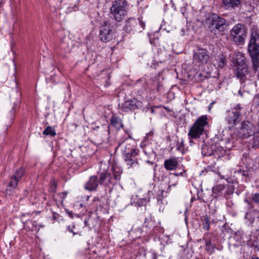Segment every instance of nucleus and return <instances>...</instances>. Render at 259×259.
Wrapping results in <instances>:
<instances>
[{
	"mask_svg": "<svg viewBox=\"0 0 259 259\" xmlns=\"http://www.w3.org/2000/svg\"><path fill=\"white\" fill-rule=\"evenodd\" d=\"M208 21V28L215 34H223L227 28L226 20L215 14H212Z\"/></svg>",
	"mask_w": 259,
	"mask_h": 259,
	"instance_id": "obj_1",
	"label": "nucleus"
},
{
	"mask_svg": "<svg viewBox=\"0 0 259 259\" xmlns=\"http://www.w3.org/2000/svg\"><path fill=\"white\" fill-rule=\"evenodd\" d=\"M206 115L199 117L190 128L188 135L190 138L198 139L203 134L204 127L208 124Z\"/></svg>",
	"mask_w": 259,
	"mask_h": 259,
	"instance_id": "obj_2",
	"label": "nucleus"
},
{
	"mask_svg": "<svg viewBox=\"0 0 259 259\" xmlns=\"http://www.w3.org/2000/svg\"><path fill=\"white\" fill-rule=\"evenodd\" d=\"M246 33V29L244 26L241 24H238L232 29L231 37L235 43L242 45L244 43Z\"/></svg>",
	"mask_w": 259,
	"mask_h": 259,
	"instance_id": "obj_3",
	"label": "nucleus"
},
{
	"mask_svg": "<svg viewBox=\"0 0 259 259\" xmlns=\"http://www.w3.org/2000/svg\"><path fill=\"white\" fill-rule=\"evenodd\" d=\"M110 12L116 21H122L126 14L125 2L121 1L116 2L111 7Z\"/></svg>",
	"mask_w": 259,
	"mask_h": 259,
	"instance_id": "obj_4",
	"label": "nucleus"
},
{
	"mask_svg": "<svg viewBox=\"0 0 259 259\" xmlns=\"http://www.w3.org/2000/svg\"><path fill=\"white\" fill-rule=\"evenodd\" d=\"M113 27L109 22H104L100 29L99 36L100 39L103 42H108L113 39Z\"/></svg>",
	"mask_w": 259,
	"mask_h": 259,
	"instance_id": "obj_5",
	"label": "nucleus"
},
{
	"mask_svg": "<svg viewBox=\"0 0 259 259\" xmlns=\"http://www.w3.org/2000/svg\"><path fill=\"white\" fill-rule=\"evenodd\" d=\"M248 51L251 58L259 57V34L255 31L251 33Z\"/></svg>",
	"mask_w": 259,
	"mask_h": 259,
	"instance_id": "obj_6",
	"label": "nucleus"
},
{
	"mask_svg": "<svg viewBox=\"0 0 259 259\" xmlns=\"http://www.w3.org/2000/svg\"><path fill=\"white\" fill-rule=\"evenodd\" d=\"M194 59L195 61L202 64H206L209 59V56L206 50L199 49L194 53Z\"/></svg>",
	"mask_w": 259,
	"mask_h": 259,
	"instance_id": "obj_7",
	"label": "nucleus"
},
{
	"mask_svg": "<svg viewBox=\"0 0 259 259\" xmlns=\"http://www.w3.org/2000/svg\"><path fill=\"white\" fill-rule=\"evenodd\" d=\"M142 106V102L137 100L136 99L127 100L125 101L122 105V108L125 111L127 110H133L138 108Z\"/></svg>",
	"mask_w": 259,
	"mask_h": 259,
	"instance_id": "obj_8",
	"label": "nucleus"
},
{
	"mask_svg": "<svg viewBox=\"0 0 259 259\" xmlns=\"http://www.w3.org/2000/svg\"><path fill=\"white\" fill-rule=\"evenodd\" d=\"M233 63L235 68L247 66L245 63V58L240 52H235L233 58Z\"/></svg>",
	"mask_w": 259,
	"mask_h": 259,
	"instance_id": "obj_9",
	"label": "nucleus"
},
{
	"mask_svg": "<svg viewBox=\"0 0 259 259\" xmlns=\"http://www.w3.org/2000/svg\"><path fill=\"white\" fill-rule=\"evenodd\" d=\"M240 114L238 109L228 112L227 120L230 124L234 125L237 121V119Z\"/></svg>",
	"mask_w": 259,
	"mask_h": 259,
	"instance_id": "obj_10",
	"label": "nucleus"
},
{
	"mask_svg": "<svg viewBox=\"0 0 259 259\" xmlns=\"http://www.w3.org/2000/svg\"><path fill=\"white\" fill-rule=\"evenodd\" d=\"M235 72L237 77L239 78L242 82L245 81L246 75L248 73L247 66L236 68Z\"/></svg>",
	"mask_w": 259,
	"mask_h": 259,
	"instance_id": "obj_11",
	"label": "nucleus"
},
{
	"mask_svg": "<svg viewBox=\"0 0 259 259\" xmlns=\"http://www.w3.org/2000/svg\"><path fill=\"white\" fill-rule=\"evenodd\" d=\"M98 185V178L97 176H92L85 184L84 188L89 191L95 190Z\"/></svg>",
	"mask_w": 259,
	"mask_h": 259,
	"instance_id": "obj_12",
	"label": "nucleus"
},
{
	"mask_svg": "<svg viewBox=\"0 0 259 259\" xmlns=\"http://www.w3.org/2000/svg\"><path fill=\"white\" fill-rule=\"evenodd\" d=\"M223 5L226 9H234L238 7L241 0H222Z\"/></svg>",
	"mask_w": 259,
	"mask_h": 259,
	"instance_id": "obj_13",
	"label": "nucleus"
},
{
	"mask_svg": "<svg viewBox=\"0 0 259 259\" xmlns=\"http://www.w3.org/2000/svg\"><path fill=\"white\" fill-rule=\"evenodd\" d=\"M178 162L176 159H166L164 161V167L168 170H172L176 168Z\"/></svg>",
	"mask_w": 259,
	"mask_h": 259,
	"instance_id": "obj_14",
	"label": "nucleus"
},
{
	"mask_svg": "<svg viewBox=\"0 0 259 259\" xmlns=\"http://www.w3.org/2000/svg\"><path fill=\"white\" fill-rule=\"evenodd\" d=\"M16 186V177L14 176L11 180L9 185L6 189V193L8 195H11L15 192Z\"/></svg>",
	"mask_w": 259,
	"mask_h": 259,
	"instance_id": "obj_15",
	"label": "nucleus"
},
{
	"mask_svg": "<svg viewBox=\"0 0 259 259\" xmlns=\"http://www.w3.org/2000/svg\"><path fill=\"white\" fill-rule=\"evenodd\" d=\"M125 161L126 162L127 164L129 165L128 168H130L135 165H137L138 162L135 160H133L132 158H130L129 154H125L124 156Z\"/></svg>",
	"mask_w": 259,
	"mask_h": 259,
	"instance_id": "obj_16",
	"label": "nucleus"
},
{
	"mask_svg": "<svg viewBox=\"0 0 259 259\" xmlns=\"http://www.w3.org/2000/svg\"><path fill=\"white\" fill-rule=\"evenodd\" d=\"M146 197L140 198L138 201L137 203L140 206H144L146 205L147 202H148L150 201V197H149V192H148L146 194Z\"/></svg>",
	"mask_w": 259,
	"mask_h": 259,
	"instance_id": "obj_17",
	"label": "nucleus"
},
{
	"mask_svg": "<svg viewBox=\"0 0 259 259\" xmlns=\"http://www.w3.org/2000/svg\"><path fill=\"white\" fill-rule=\"evenodd\" d=\"M111 122V124L117 128H120L122 126L121 120L117 117H112Z\"/></svg>",
	"mask_w": 259,
	"mask_h": 259,
	"instance_id": "obj_18",
	"label": "nucleus"
},
{
	"mask_svg": "<svg viewBox=\"0 0 259 259\" xmlns=\"http://www.w3.org/2000/svg\"><path fill=\"white\" fill-rule=\"evenodd\" d=\"M43 134L45 135H51L55 136L56 135L55 129L51 126H48L43 132Z\"/></svg>",
	"mask_w": 259,
	"mask_h": 259,
	"instance_id": "obj_19",
	"label": "nucleus"
},
{
	"mask_svg": "<svg viewBox=\"0 0 259 259\" xmlns=\"http://www.w3.org/2000/svg\"><path fill=\"white\" fill-rule=\"evenodd\" d=\"M203 228L205 230H208L209 227V220L207 218L205 217L203 221Z\"/></svg>",
	"mask_w": 259,
	"mask_h": 259,
	"instance_id": "obj_20",
	"label": "nucleus"
},
{
	"mask_svg": "<svg viewBox=\"0 0 259 259\" xmlns=\"http://www.w3.org/2000/svg\"><path fill=\"white\" fill-rule=\"evenodd\" d=\"M258 58L259 57H256V58H251L253 62V66L255 70H256L259 67V63L258 61Z\"/></svg>",
	"mask_w": 259,
	"mask_h": 259,
	"instance_id": "obj_21",
	"label": "nucleus"
},
{
	"mask_svg": "<svg viewBox=\"0 0 259 259\" xmlns=\"http://www.w3.org/2000/svg\"><path fill=\"white\" fill-rule=\"evenodd\" d=\"M220 56L221 57L219 58V67L223 68L226 62L225 58L223 57V55H221Z\"/></svg>",
	"mask_w": 259,
	"mask_h": 259,
	"instance_id": "obj_22",
	"label": "nucleus"
},
{
	"mask_svg": "<svg viewBox=\"0 0 259 259\" xmlns=\"http://www.w3.org/2000/svg\"><path fill=\"white\" fill-rule=\"evenodd\" d=\"M252 199L254 202L259 203V193H255L252 194Z\"/></svg>",
	"mask_w": 259,
	"mask_h": 259,
	"instance_id": "obj_23",
	"label": "nucleus"
},
{
	"mask_svg": "<svg viewBox=\"0 0 259 259\" xmlns=\"http://www.w3.org/2000/svg\"><path fill=\"white\" fill-rule=\"evenodd\" d=\"M126 154H129L130 155V158L132 157H135V156L138 155V151L136 149H132L130 151V152L126 153Z\"/></svg>",
	"mask_w": 259,
	"mask_h": 259,
	"instance_id": "obj_24",
	"label": "nucleus"
},
{
	"mask_svg": "<svg viewBox=\"0 0 259 259\" xmlns=\"http://www.w3.org/2000/svg\"><path fill=\"white\" fill-rule=\"evenodd\" d=\"M108 177V174L104 172L102 173L100 177V180L101 182V183H102Z\"/></svg>",
	"mask_w": 259,
	"mask_h": 259,
	"instance_id": "obj_25",
	"label": "nucleus"
},
{
	"mask_svg": "<svg viewBox=\"0 0 259 259\" xmlns=\"http://www.w3.org/2000/svg\"><path fill=\"white\" fill-rule=\"evenodd\" d=\"M24 173V170L23 168H20L19 170V172H17V181H18V178H21Z\"/></svg>",
	"mask_w": 259,
	"mask_h": 259,
	"instance_id": "obj_26",
	"label": "nucleus"
},
{
	"mask_svg": "<svg viewBox=\"0 0 259 259\" xmlns=\"http://www.w3.org/2000/svg\"><path fill=\"white\" fill-rule=\"evenodd\" d=\"M253 101L254 103L259 105V93L257 94L254 98Z\"/></svg>",
	"mask_w": 259,
	"mask_h": 259,
	"instance_id": "obj_27",
	"label": "nucleus"
},
{
	"mask_svg": "<svg viewBox=\"0 0 259 259\" xmlns=\"http://www.w3.org/2000/svg\"><path fill=\"white\" fill-rule=\"evenodd\" d=\"M114 178L116 180H119L120 179V174H114Z\"/></svg>",
	"mask_w": 259,
	"mask_h": 259,
	"instance_id": "obj_28",
	"label": "nucleus"
},
{
	"mask_svg": "<svg viewBox=\"0 0 259 259\" xmlns=\"http://www.w3.org/2000/svg\"><path fill=\"white\" fill-rule=\"evenodd\" d=\"M210 241H206V245H208V244H210Z\"/></svg>",
	"mask_w": 259,
	"mask_h": 259,
	"instance_id": "obj_29",
	"label": "nucleus"
},
{
	"mask_svg": "<svg viewBox=\"0 0 259 259\" xmlns=\"http://www.w3.org/2000/svg\"><path fill=\"white\" fill-rule=\"evenodd\" d=\"M211 106H212V104H211V105H209V110L210 109V108L211 107Z\"/></svg>",
	"mask_w": 259,
	"mask_h": 259,
	"instance_id": "obj_30",
	"label": "nucleus"
},
{
	"mask_svg": "<svg viewBox=\"0 0 259 259\" xmlns=\"http://www.w3.org/2000/svg\"><path fill=\"white\" fill-rule=\"evenodd\" d=\"M251 259H259V258L258 257H252Z\"/></svg>",
	"mask_w": 259,
	"mask_h": 259,
	"instance_id": "obj_31",
	"label": "nucleus"
},
{
	"mask_svg": "<svg viewBox=\"0 0 259 259\" xmlns=\"http://www.w3.org/2000/svg\"><path fill=\"white\" fill-rule=\"evenodd\" d=\"M175 186V184L172 185V186ZM171 187V186H169L168 189H170Z\"/></svg>",
	"mask_w": 259,
	"mask_h": 259,
	"instance_id": "obj_32",
	"label": "nucleus"
},
{
	"mask_svg": "<svg viewBox=\"0 0 259 259\" xmlns=\"http://www.w3.org/2000/svg\"><path fill=\"white\" fill-rule=\"evenodd\" d=\"M140 23H141L142 26H145V25L143 23H141V22H140Z\"/></svg>",
	"mask_w": 259,
	"mask_h": 259,
	"instance_id": "obj_33",
	"label": "nucleus"
},
{
	"mask_svg": "<svg viewBox=\"0 0 259 259\" xmlns=\"http://www.w3.org/2000/svg\"><path fill=\"white\" fill-rule=\"evenodd\" d=\"M151 112H152V113H153V112H154V110L152 108H151Z\"/></svg>",
	"mask_w": 259,
	"mask_h": 259,
	"instance_id": "obj_34",
	"label": "nucleus"
},
{
	"mask_svg": "<svg viewBox=\"0 0 259 259\" xmlns=\"http://www.w3.org/2000/svg\"><path fill=\"white\" fill-rule=\"evenodd\" d=\"M239 93L241 95V96H242V95L241 94V92L240 91H239Z\"/></svg>",
	"mask_w": 259,
	"mask_h": 259,
	"instance_id": "obj_35",
	"label": "nucleus"
},
{
	"mask_svg": "<svg viewBox=\"0 0 259 259\" xmlns=\"http://www.w3.org/2000/svg\"><path fill=\"white\" fill-rule=\"evenodd\" d=\"M131 21H134L135 20H131Z\"/></svg>",
	"mask_w": 259,
	"mask_h": 259,
	"instance_id": "obj_36",
	"label": "nucleus"
}]
</instances>
